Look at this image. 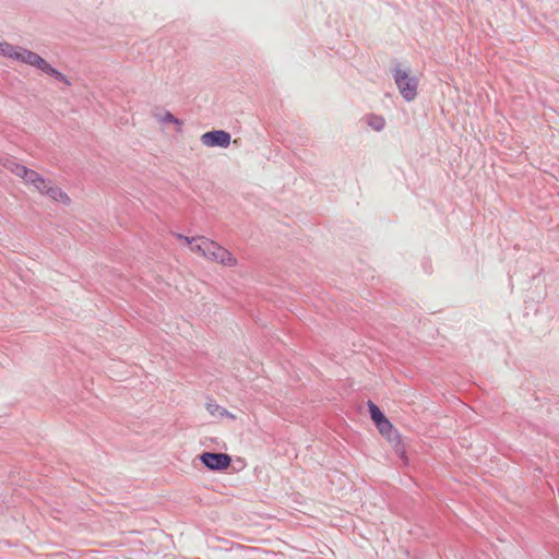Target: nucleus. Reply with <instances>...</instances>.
Wrapping results in <instances>:
<instances>
[{
    "label": "nucleus",
    "mask_w": 559,
    "mask_h": 559,
    "mask_svg": "<svg viewBox=\"0 0 559 559\" xmlns=\"http://www.w3.org/2000/svg\"><path fill=\"white\" fill-rule=\"evenodd\" d=\"M11 173L21 178L28 189L38 192L61 204H69V195L61 190L51 180L45 179L41 175L33 169H28L23 165L14 164L10 168Z\"/></svg>",
    "instance_id": "nucleus-1"
},
{
    "label": "nucleus",
    "mask_w": 559,
    "mask_h": 559,
    "mask_svg": "<svg viewBox=\"0 0 559 559\" xmlns=\"http://www.w3.org/2000/svg\"><path fill=\"white\" fill-rule=\"evenodd\" d=\"M0 53L3 56L14 58L29 66L37 67L43 72L56 76L57 79L63 80L64 76L53 69L46 60H44L37 53L29 51L21 47H14L8 43H0Z\"/></svg>",
    "instance_id": "nucleus-2"
},
{
    "label": "nucleus",
    "mask_w": 559,
    "mask_h": 559,
    "mask_svg": "<svg viewBox=\"0 0 559 559\" xmlns=\"http://www.w3.org/2000/svg\"><path fill=\"white\" fill-rule=\"evenodd\" d=\"M206 250L204 259L221 263L226 266H235L237 263L236 258L225 248L221 247L213 240L205 241Z\"/></svg>",
    "instance_id": "nucleus-3"
},
{
    "label": "nucleus",
    "mask_w": 559,
    "mask_h": 559,
    "mask_svg": "<svg viewBox=\"0 0 559 559\" xmlns=\"http://www.w3.org/2000/svg\"><path fill=\"white\" fill-rule=\"evenodd\" d=\"M394 80L399 87L401 95L407 100H414L417 95V80L409 76L408 72L402 69H396Z\"/></svg>",
    "instance_id": "nucleus-4"
},
{
    "label": "nucleus",
    "mask_w": 559,
    "mask_h": 559,
    "mask_svg": "<svg viewBox=\"0 0 559 559\" xmlns=\"http://www.w3.org/2000/svg\"><path fill=\"white\" fill-rule=\"evenodd\" d=\"M200 460L211 471H225L231 463L230 456L225 453L204 452Z\"/></svg>",
    "instance_id": "nucleus-5"
},
{
    "label": "nucleus",
    "mask_w": 559,
    "mask_h": 559,
    "mask_svg": "<svg viewBox=\"0 0 559 559\" xmlns=\"http://www.w3.org/2000/svg\"><path fill=\"white\" fill-rule=\"evenodd\" d=\"M201 142L207 147H227L230 143V134L223 130L210 131L202 134Z\"/></svg>",
    "instance_id": "nucleus-6"
},
{
    "label": "nucleus",
    "mask_w": 559,
    "mask_h": 559,
    "mask_svg": "<svg viewBox=\"0 0 559 559\" xmlns=\"http://www.w3.org/2000/svg\"><path fill=\"white\" fill-rule=\"evenodd\" d=\"M177 237L179 239L183 240L190 247V250L193 253H195L199 257L204 258V253H205V250H206L205 241L209 240L207 238H205V237H192V238H190V237H186V236H182V235H178Z\"/></svg>",
    "instance_id": "nucleus-7"
},
{
    "label": "nucleus",
    "mask_w": 559,
    "mask_h": 559,
    "mask_svg": "<svg viewBox=\"0 0 559 559\" xmlns=\"http://www.w3.org/2000/svg\"><path fill=\"white\" fill-rule=\"evenodd\" d=\"M377 428L379 432L389 440H391L392 435L395 433V429L388 418L379 423Z\"/></svg>",
    "instance_id": "nucleus-8"
},
{
    "label": "nucleus",
    "mask_w": 559,
    "mask_h": 559,
    "mask_svg": "<svg viewBox=\"0 0 559 559\" xmlns=\"http://www.w3.org/2000/svg\"><path fill=\"white\" fill-rule=\"evenodd\" d=\"M370 417L373 423L379 425L382 420L386 419L385 415L380 411V408L372 402H368Z\"/></svg>",
    "instance_id": "nucleus-9"
},
{
    "label": "nucleus",
    "mask_w": 559,
    "mask_h": 559,
    "mask_svg": "<svg viewBox=\"0 0 559 559\" xmlns=\"http://www.w3.org/2000/svg\"><path fill=\"white\" fill-rule=\"evenodd\" d=\"M367 120H368V124L376 131L382 130L385 126V120L381 116L372 115V116H369Z\"/></svg>",
    "instance_id": "nucleus-10"
},
{
    "label": "nucleus",
    "mask_w": 559,
    "mask_h": 559,
    "mask_svg": "<svg viewBox=\"0 0 559 559\" xmlns=\"http://www.w3.org/2000/svg\"><path fill=\"white\" fill-rule=\"evenodd\" d=\"M157 119L162 123H176L177 126H181V121L178 120L173 114L169 111H165L157 116Z\"/></svg>",
    "instance_id": "nucleus-11"
}]
</instances>
